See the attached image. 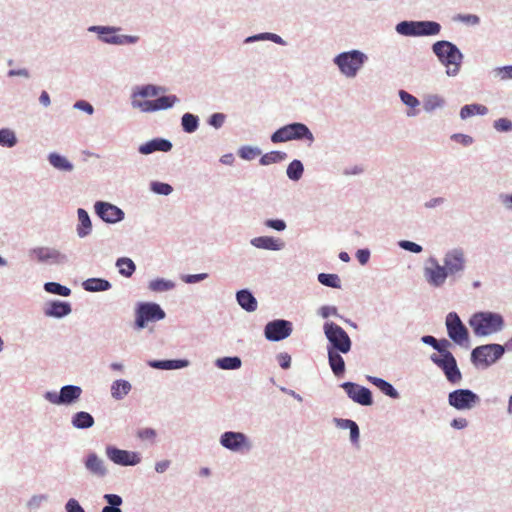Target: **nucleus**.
Returning <instances> with one entry per match:
<instances>
[{"instance_id": "f257e3e1", "label": "nucleus", "mask_w": 512, "mask_h": 512, "mask_svg": "<svg viewBox=\"0 0 512 512\" xmlns=\"http://www.w3.org/2000/svg\"><path fill=\"white\" fill-rule=\"evenodd\" d=\"M467 269V256L462 247H453L445 251L442 263L435 256H429L423 262L422 274L426 284L434 289L442 288L446 282H456L463 277Z\"/></svg>"}, {"instance_id": "f03ea898", "label": "nucleus", "mask_w": 512, "mask_h": 512, "mask_svg": "<svg viewBox=\"0 0 512 512\" xmlns=\"http://www.w3.org/2000/svg\"><path fill=\"white\" fill-rule=\"evenodd\" d=\"M468 323L477 337H487L499 333L505 326L503 316L490 311L474 313Z\"/></svg>"}, {"instance_id": "7ed1b4c3", "label": "nucleus", "mask_w": 512, "mask_h": 512, "mask_svg": "<svg viewBox=\"0 0 512 512\" xmlns=\"http://www.w3.org/2000/svg\"><path fill=\"white\" fill-rule=\"evenodd\" d=\"M270 140L274 144L300 141L305 142L307 146H311L315 141V137L305 123L291 122L276 129L271 134Z\"/></svg>"}, {"instance_id": "20e7f679", "label": "nucleus", "mask_w": 512, "mask_h": 512, "mask_svg": "<svg viewBox=\"0 0 512 512\" xmlns=\"http://www.w3.org/2000/svg\"><path fill=\"white\" fill-rule=\"evenodd\" d=\"M432 50L439 62L446 67L449 77L458 75L463 59V54L457 46L449 41L441 40L433 44Z\"/></svg>"}, {"instance_id": "39448f33", "label": "nucleus", "mask_w": 512, "mask_h": 512, "mask_svg": "<svg viewBox=\"0 0 512 512\" xmlns=\"http://www.w3.org/2000/svg\"><path fill=\"white\" fill-rule=\"evenodd\" d=\"M368 57L360 50L352 49L337 54L333 58V63L338 67L340 73L346 78H355Z\"/></svg>"}, {"instance_id": "423d86ee", "label": "nucleus", "mask_w": 512, "mask_h": 512, "mask_svg": "<svg viewBox=\"0 0 512 512\" xmlns=\"http://www.w3.org/2000/svg\"><path fill=\"white\" fill-rule=\"evenodd\" d=\"M134 328L142 330L150 322H157L166 317V313L160 304L151 301L137 302L134 308Z\"/></svg>"}, {"instance_id": "0eeeda50", "label": "nucleus", "mask_w": 512, "mask_h": 512, "mask_svg": "<svg viewBox=\"0 0 512 512\" xmlns=\"http://www.w3.org/2000/svg\"><path fill=\"white\" fill-rule=\"evenodd\" d=\"M324 335L328 341L327 351H337L347 354L352 348L348 333L338 324L327 321L323 325Z\"/></svg>"}, {"instance_id": "6e6552de", "label": "nucleus", "mask_w": 512, "mask_h": 512, "mask_svg": "<svg viewBox=\"0 0 512 512\" xmlns=\"http://www.w3.org/2000/svg\"><path fill=\"white\" fill-rule=\"evenodd\" d=\"M30 261L44 266H63L69 262L68 256L50 246H36L27 252Z\"/></svg>"}, {"instance_id": "1a4fd4ad", "label": "nucleus", "mask_w": 512, "mask_h": 512, "mask_svg": "<svg viewBox=\"0 0 512 512\" xmlns=\"http://www.w3.org/2000/svg\"><path fill=\"white\" fill-rule=\"evenodd\" d=\"M504 354L505 347H502L501 344H484L471 351L470 359L476 368L486 369L500 360Z\"/></svg>"}, {"instance_id": "9d476101", "label": "nucleus", "mask_w": 512, "mask_h": 512, "mask_svg": "<svg viewBox=\"0 0 512 512\" xmlns=\"http://www.w3.org/2000/svg\"><path fill=\"white\" fill-rule=\"evenodd\" d=\"M445 326L448 337L453 343L464 348L469 346V331L456 312H449L447 314Z\"/></svg>"}, {"instance_id": "9b49d317", "label": "nucleus", "mask_w": 512, "mask_h": 512, "mask_svg": "<svg viewBox=\"0 0 512 512\" xmlns=\"http://www.w3.org/2000/svg\"><path fill=\"white\" fill-rule=\"evenodd\" d=\"M82 388L78 385H64L57 391H46L44 399L57 406H70L79 401L82 395Z\"/></svg>"}, {"instance_id": "f8f14e48", "label": "nucleus", "mask_w": 512, "mask_h": 512, "mask_svg": "<svg viewBox=\"0 0 512 512\" xmlns=\"http://www.w3.org/2000/svg\"><path fill=\"white\" fill-rule=\"evenodd\" d=\"M429 359L443 372L446 380L450 384L456 385L462 381L463 376L454 355L438 356L436 353H433L430 355Z\"/></svg>"}, {"instance_id": "ddd939ff", "label": "nucleus", "mask_w": 512, "mask_h": 512, "mask_svg": "<svg viewBox=\"0 0 512 512\" xmlns=\"http://www.w3.org/2000/svg\"><path fill=\"white\" fill-rule=\"evenodd\" d=\"M220 445L234 453L249 452L253 444L249 437L240 431H225L219 437Z\"/></svg>"}, {"instance_id": "4468645a", "label": "nucleus", "mask_w": 512, "mask_h": 512, "mask_svg": "<svg viewBox=\"0 0 512 512\" xmlns=\"http://www.w3.org/2000/svg\"><path fill=\"white\" fill-rule=\"evenodd\" d=\"M448 404L456 410H471L480 404V397L470 389H456L448 394Z\"/></svg>"}, {"instance_id": "2eb2a0df", "label": "nucleus", "mask_w": 512, "mask_h": 512, "mask_svg": "<svg viewBox=\"0 0 512 512\" xmlns=\"http://www.w3.org/2000/svg\"><path fill=\"white\" fill-rule=\"evenodd\" d=\"M293 331V324L289 320L274 319L266 323L264 336L270 342H279L288 338Z\"/></svg>"}, {"instance_id": "dca6fc26", "label": "nucleus", "mask_w": 512, "mask_h": 512, "mask_svg": "<svg viewBox=\"0 0 512 512\" xmlns=\"http://www.w3.org/2000/svg\"><path fill=\"white\" fill-rule=\"evenodd\" d=\"M105 454L111 462L120 466H135L141 462L139 452L120 449L114 445H107Z\"/></svg>"}, {"instance_id": "f3484780", "label": "nucleus", "mask_w": 512, "mask_h": 512, "mask_svg": "<svg viewBox=\"0 0 512 512\" xmlns=\"http://www.w3.org/2000/svg\"><path fill=\"white\" fill-rule=\"evenodd\" d=\"M94 212L107 224H117L125 218V212L120 207L101 200L94 203Z\"/></svg>"}, {"instance_id": "a211bd4d", "label": "nucleus", "mask_w": 512, "mask_h": 512, "mask_svg": "<svg viewBox=\"0 0 512 512\" xmlns=\"http://www.w3.org/2000/svg\"><path fill=\"white\" fill-rule=\"evenodd\" d=\"M340 387L353 402L361 406H371L373 404V395L369 388L351 381L341 383Z\"/></svg>"}, {"instance_id": "6ab92c4d", "label": "nucleus", "mask_w": 512, "mask_h": 512, "mask_svg": "<svg viewBox=\"0 0 512 512\" xmlns=\"http://www.w3.org/2000/svg\"><path fill=\"white\" fill-rule=\"evenodd\" d=\"M72 312V305L68 301L59 299L49 300L44 304L43 313L46 317L63 319Z\"/></svg>"}, {"instance_id": "aec40b11", "label": "nucleus", "mask_w": 512, "mask_h": 512, "mask_svg": "<svg viewBox=\"0 0 512 512\" xmlns=\"http://www.w3.org/2000/svg\"><path fill=\"white\" fill-rule=\"evenodd\" d=\"M173 148V144L169 139L156 137L151 140L142 143L138 147V152L142 155H149L154 152H170Z\"/></svg>"}, {"instance_id": "412c9836", "label": "nucleus", "mask_w": 512, "mask_h": 512, "mask_svg": "<svg viewBox=\"0 0 512 512\" xmlns=\"http://www.w3.org/2000/svg\"><path fill=\"white\" fill-rule=\"evenodd\" d=\"M397 32H439L440 25L433 21H403L396 27Z\"/></svg>"}, {"instance_id": "4be33fe9", "label": "nucleus", "mask_w": 512, "mask_h": 512, "mask_svg": "<svg viewBox=\"0 0 512 512\" xmlns=\"http://www.w3.org/2000/svg\"><path fill=\"white\" fill-rule=\"evenodd\" d=\"M83 464L85 469L96 477L102 478L108 473L103 459H101L95 452L88 453Z\"/></svg>"}, {"instance_id": "5701e85b", "label": "nucleus", "mask_w": 512, "mask_h": 512, "mask_svg": "<svg viewBox=\"0 0 512 512\" xmlns=\"http://www.w3.org/2000/svg\"><path fill=\"white\" fill-rule=\"evenodd\" d=\"M250 244L258 249L280 251L285 247V242L273 236H258L250 240Z\"/></svg>"}, {"instance_id": "b1692460", "label": "nucleus", "mask_w": 512, "mask_h": 512, "mask_svg": "<svg viewBox=\"0 0 512 512\" xmlns=\"http://www.w3.org/2000/svg\"><path fill=\"white\" fill-rule=\"evenodd\" d=\"M147 365L158 370H179L190 365L188 359H153L147 361Z\"/></svg>"}, {"instance_id": "393cba45", "label": "nucleus", "mask_w": 512, "mask_h": 512, "mask_svg": "<svg viewBox=\"0 0 512 512\" xmlns=\"http://www.w3.org/2000/svg\"><path fill=\"white\" fill-rule=\"evenodd\" d=\"M237 304L246 312L257 310L258 302L252 291L248 288L240 289L235 294Z\"/></svg>"}, {"instance_id": "a878e982", "label": "nucleus", "mask_w": 512, "mask_h": 512, "mask_svg": "<svg viewBox=\"0 0 512 512\" xmlns=\"http://www.w3.org/2000/svg\"><path fill=\"white\" fill-rule=\"evenodd\" d=\"M97 38L106 44L131 45L138 42L139 37L127 34H97Z\"/></svg>"}, {"instance_id": "bb28decb", "label": "nucleus", "mask_w": 512, "mask_h": 512, "mask_svg": "<svg viewBox=\"0 0 512 512\" xmlns=\"http://www.w3.org/2000/svg\"><path fill=\"white\" fill-rule=\"evenodd\" d=\"M78 224L76 226L77 236L85 238L92 232V221L88 212L84 208L77 209Z\"/></svg>"}, {"instance_id": "cd10ccee", "label": "nucleus", "mask_w": 512, "mask_h": 512, "mask_svg": "<svg viewBox=\"0 0 512 512\" xmlns=\"http://www.w3.org/2000/svg\"><path fill=\"white\" fill-rule=\"evenodd\" d=\"M47 160L49 164L56 170L61 172H71L74 169L73 163L65 156L57 152L48 154Z\"/></svg>"}, {"instance_id": "c85d7f7f", "label": "nucleus", "mask_w": 512, "mask_h": 512, "mask_svg": "<svg viewBox=\"0 0 512 512\" xmlns=\"http://www.w3.org/2000/svg\"><path fill=\"white\" fill-rule=\"evenodd\" d=\"M112 284L105 278H88L82 282V288L87 292H104L110 290Z\"/></svg>"}, {"instance_id": "c756f323", "label": "nucleus", "mask_w": 512, "mask_h": 512, "mask_svg": "<svg viewBox=\"0 0 512 512\" xmlns=\"http://www.w3.org/2000/svg\"><path fill=\"white\" fill-rule=\"evenodd\" d=\"M333 422L340 429H348L350 431V441L352 444H358L360 439V429L358 424L351 419L334 418Z\"/></svg>"}, {"instance_id": "7c9ffc66", "label": "nucleus", "mask_w": 512, "mask_h": 512, "mask_svg": "<svg viewBox=\"0 0 512 512\" xmlns=\"http://www.w3.org/2000/svg\"><path fill=\"white\" fill-rule=\"evenodd\" d=\"M94 424V417L86 411H78L71 417V425L79 430L89 429L93 427Z\"/></svg>"}, {"instance_id": "2f4dec72", "label": "nucleus", "mask_w": 512, "mask_h": 512, "mask_svg": "<svg viewBox=\"0 0 512 512\" xmlns=\"http://www.w3.org/2000/svg\"><path fill=\"white\" fill-rule=\"evenodd\" d=\"M342 352L327 351L328 363L336 377H342L345 373V361L341 356Z\"/></svg>"}, {"instance_id": "473e14b6", "label": "nucleus", "mask_w": 512, "mask_h": 512, "mask_svg": "<svg viewBox=\"0 0 512 512\" xmlns=\"http://www.w3.org/2000/svg\"><path fill=\"white\" fill-rule=\"evenodd\" d=\"M180 126L184 133L193 134L199 129L200 118L196 114L186 112L181 116Z\"/></svg>"}, {"instance_id": "72a5a7b5", "label": "nucleus", "mask_w": 512, "mask_h": 512, "mask_svg": "<svg viewBox=\"0 0 512 512\" xmlns=\"http://www.w3.org/2000/svg\"><path fill=\"white\" fill-rule=\"evenodd\" d=\"M132 389V385L125 379H118L112 382L110 391L111 396L115 400H122Z\"/></svg>"}, {"instance_id": "f704fd0d", "label": "nucleus", "mask_w": 512, "mask_h": 512, "mask_svg": "<svg viewBox=\"0 0 512 512\" xmlns=\"http://www.w3.org/2000/svg\"><path fill=\"white\" fill-rule=\"evenodd\" d=\"M398 94L402 103L409 107V110L406 112V115L408 117L417 116L419 114L418 107L420 106V101L415 96H413L412 94L408 93L405 90H400Z\"/></svg>"}, {"instance_id": "c9c22d12", "label": "nucleus", "mask_w": 512, "mask_h": 512, "mask_svg": "<svg viewBox=\"0 0 512 512\" xmlns=\"http://www.w3.org/2000/svg\"><path fill=\"white\" fill-rule=\"evenodd\" d=\"M165 89L161 86L146 84L137 86L132 92V99H136L137 97L147 98V97H156L160 92H163Z\"/></svg>"}, {"instance_id": "e433bc0d", "label": "nucleus", "mask_w": 512, "mask_h": 512, "mask_svg": "<svg viewBox=\"0 0 512 512\" xmlns=\"http://www.w3.org/2000/svg\"><path fill=\"white\" fill-rule=\"evenodd\" d=\"M488 111L489 110L485 105L478 103L467 104L460 109L459 116L462 120H466L475 115L484 116L488 114Z\"/></svg>"}, {"instance_id": "4c0bfd02", "label": "nucleus", "mask_w": 512, "mask_h": 512, "mask_svg": "<svg viewBox=\"0 0 512 512\" xmlns=\"http://www.w3.org/2000/svg\"><path fill=\"white\" fill-rule=\"evenodd\" d=\"M215 366L221 370H237L242 366V360L239 356H224L217 358Z\"/></svg>"}, {"instance_id": "58836bf2", "label": "nucleus", "mask_w": 512, "mask_h": 512, "mask_svg": "<svg viewBox=\"0 0 512 512\" xmlns=\"http://www.w3.org/2000/svg\"><path fill=\"white\" fill-rule=\"evenodd\" d=\"M106 505L102 508L101 512H122L121 505L123 499L118 494L107 493L103 495Z\"/></svg>"}, {"instance_id": "ea45409f", "label": "nucleus", "mask_w": 512, "mask_h": 512, "mask_svg": "<svg viewBox=\"0 0 512 512\" xmlns=\"http://www.w3.org/2000/svg\"><path fill=\"white\" fill-rule=\"evenodd\" d=\"M115 265L118 268L119 274L126 278L131 277L136 271V264L128 257L118 258Z\"/></svg>"}, {"instance_id": "a19ab883", "label": "nucleus", "mask_w": 512, "mask_h": 512, "mask_svg": "<svg viewBox=\"0 0 512 512\" xmlns=\"http://www.w3.org/2000/svg\"><path fill=\"white\" fill-rule=\"evenodd\" d=\"M304 174V164L299 159L292 160L287 168H286V175L289 180L293 182L299 181Z\"/></svg>"}, {"instance_id": "79ce46f5", "label": "nucleus", "mask_w": 512, "mask_h": 512, "mask_svg": "<svg viewBox=\"0 0 512 512\" xmlns=\"http://www.w3.org/2000/svg\"><path fill=\"white\" fill-rule=\"evenodd\" d=\"M176 284L174 281L165 278H156L149 282L148 288L152 292L162 293L173 290Z\"/></svg>"}, {"instance_id": "37998d69", "label": "nucleus", "mask_w": 512, "mask_h": 512, "mask_svg": "<svg viewBox=\"0 0 512 512\" xmlns=\"http://www.w3.org/2000/svg\"><path fill=\"white\" fill-rule=\"evenodd\" d=\"M43 289L45 292L49 294L58 295L62 297H69L72 293L69 287L54 281L45 282L43 285Z\"/></svg>"}, {"instance_id": "c03bdc74", "label": "nucleus", "mask_w": 512, "mask_h": 512, "mask_svg": "<svg viewBox=\"0 0 512 512\" xmlns=\"http://www.w3.org/2000/svg\"><path fill=\"white\" fill-rule=\"evenodd\" d=\"M287 158V153L282 151H270L263 154L259 159V164L262 166H268L274 163H280Z\"/></svg>"}, {"instance_id": "a18cd8bd", "label": "nucleus", "mask_w": 512, "mask_h": 512, "mask_svg": "<svg viewBox=\"0 0 512 512\" xmlns=\"http://www.w3.org/2000/svg\"><path fill=\"white\" fill-rule=\"evenodd\" d=\"M489 74L490 77L496 81L512 80V65L495 67L489 72Z\"/></svg>"}, {"instance_id": "49530a36", "label": "nucleus", "mask_w": 512, "mask_h": 512, "mask_svg": "<svg viewBox=\"0 0 512 512\" xmlns=\"http://www.w3.org/2000/svg\"><path fill=\"white\" fill-rule=\"evenodd\" d=\"M272 41L279 45H285L286 42L279 36V34H252L248 36L245 40V44H251L258 41Z\"/></svg>"}, {"instance_id": "de8ad7c7", "label": "nucleus", "mask_w": 512, "mask_h": 512, "mask_svg": "<svg viewBox=\"0 0 512 512\" xmlns=\"http://www.w3.org/2000/svg\"><path fill=\"white\" fill-rule=\"evenodd\" d=\"M180 99L173 94L162 95L154 99L156 110H167L172 108L175 104L179 103Z\"/></svg>"}, {"instance_id": "09e8293b", "label": "nucleus", "mask_w": 512, "mask_h": 512, "mask_svg": "<svg viewBox=\"0 0 512 512\" xmlns=\"http://www.w3.org/2000/svg\"><path fill=\"white\" fill-rule=\"evenodd\" d=\"M317 280L320 284L326 287L340 289L341 280L337 274L334 273H319Z\"/></svg>"}, {"instance_id": "8fccbe9b", "label": "nucleus", "mask_w": 512, "mask_h": 512, "mask_svg": "<svg viewBox=\"0 0 512 512\" xmlns=\"http://www.w3.org/2000/svg\"><path fill=\"white\" fill-rule=\"evenodd\" d=\"M18 142L17 136L10 128L0 129V146L5 148H12Z\"/></svg>"}, {"instance_id": "3c124183", "label": "nucleus", "mask_w": 512, "mask_h": 512, "mask_svg": "<svg viewBox=\"0 0 512 512\" xmlns=\"http://www.w3.org/2000/svg\"><path fill=\"white\" fill-rule=\"evenodd\" d=\"M445 105V100L439 95H429L425 98L423 108L427 113L440 109Z\"/></svg>"}, {"instance_id": "603ef678", "label": "nucleus", "mask_w": 512, "mask_h": 512, "mask_svg": "<svg viewBox=\"0 0 512 512\" xmlns=\"http://www.w3.org/2000/svg\"><path fill=\"white\" fill-rule=\"evenodd\" d=\"M151 192L157 195L168 196L173 192V187L169 183L161 181H151L149 184Z\"/></svg>"}, {"instance_id": "864d4df0", "label": "nucleus", "mask_w": 512, "mask_h": 512, "mask_svg": "<svg viewBox=\"0 0 512 512\" xmlns=\"http://www.w3.org/2000/svg\"><path fill=\"white\" fill-rule=\"evenodd\" d=\"M237 153L241 159L251 161L255 157H257L261 154V149L259 147L245 145V146H241L238 149Z\"/></svg>"}, {"instance_id": "5fc2aeb1", "label": "nucleus", "mask_w": 512, "mask_h": 512, "mask_svg": "<svg viewBox=\"0 0 512 512\" xmlns=\"http://www.w3.org/2000/svg\"><path fill=\"white\" fill-rule=\"evenodd\" d=\"M131 105L133 108H138L142 112H146V113H151V112L157 111L154 99H152V100L132 99Z\"/></svg>"}, {"instance_id": "6e6d98bb", "label": "nucleus", "mask_w": 512, "mask_h": 512, "mask_svg": "<svg viewBox=\"0 0 512 512\" xmlns=\"http://www.w3.org/2000/svg\"><path fill=\"white\" fill-rule=\"evenodd\" d=\"M227 119V115L222 113V112H215V113H212L208 118H207V124L211 127H213L214 129L218 130V129H221L225 123Z\"/></svg>"}, {"instance_id": "4d7b16f0", "label": "nucleus", "mask_w": 512, "mask_h": 512, "mask_svg": "<svg viewBox=\"0 0 512 512\" xmlns=\"http://www.w3.org/2000/svg\"><path fill=\"white\" fill-rule=\"evenodd\" d=\"M452 346V343L446 339H437V343L435 344L434 350L437 351L438 356H444V355H453L452 352L449 350V348Z\"/></svg>"}, {"instance_id": "13d9d810", "label": "nucleus", "mask_w": 512, "mask_h": 512, "mask_svg": "<svg viewBox=\"0 0 512 512\" xmlns=\"http://www.w3.org/2000/svg\"><path fill=\"white\" fill-rule=\"evenodd\" d=\"M265 227L275 230L277 232H282L287 228V224L285 220L275 218V219H266L264 221Z\"/></svg>"}, {"instance_id": "bf43d9fd", "label": "nucleus", "mask_w": 512, "mask_h": 512, "mask_svg": "<svg viewBox=\"0 0 512 512\" xmlns=\"http://www.w3.org/2000/svg\"><path fill=\"white\" fill-rule=\"evenodd\" d=\"M493 127L498 132H510L512 131V121L508 118H499L494 121Z\"/></svg>"}, {"instance_id": "052dcab7", "label": "nucleus", "mask_w": 512, "mask_h": 512, "mask_svg": "<svg viewBox=\"0 0 512 512\" xmlns=\"http://www.w3.org/2000/svg\"><path fill=\"white\" fill-rule=\"evenodd\" d=\"M398 245L403 250L409 251L411 253L419 254L423 251V247L415 242L409 240H400Z\"/></svg>"}, {"instance_id": "680f3d73", "label": "nucleus", "mask_w": 512, "mask_h": 512, "mask_svg": "<svg viewBox=\"0 0 512 512\" xmlns=\"http://www.w3.org/2000/svg\"><path fill=\"white\" fill-rule=\"evenodd\" d=\"M208 276V273L184 274L181 276V280L186 284H195L207 279Z\"/></svg>"}, {"instance_id": "e2e57ef3", "label": "nucleus", "mask_w": 512, "mask_h": 512, "mask_svg": "<svg viewBox=\"0 0 512 512\" xmlns=\"http://www.w3.org/2000/svg\"><path fill=\"white\" fill-rule=\"evenodd\" d=\"M318 315L326 319L330 316L341 317L336 306L324 305L319 308Z\"/></svg>"}, {"instance_id": "0e129e2a", "label": "nucleus", "mask_w": 512, "mask_h": 512, "mask_svg": "<svg viewBox=\"0 0 512 512\" xmlns=\"http://www.w3.org/2000/svg\"><path fill=\"white\" fill-rule=\"evenodd\" d=\"M498 201L506 211L512 213V193H500L498 195Z\"/></svg>"}, {"instance_id": "69168bd1", "label": "nucleus", "mask_w": 512, "mask_h": 512, "mask_svg": "<svg viewBox=\"0 0 512 512\" xmlns=\"http://www.w3.org/2000/svg\"><path fill=\"white\" fill-rule=\"evenodd\" d=\"M451 139L465 147L470 146L474 142L473 137L463 133H455L451 135Z\"/></svg>"}, {"instance_id": "338daca9", "label": "nucleus", "mask_w": 512, "mask_h": 512, "mask_svg": "<svg viewBox=\"0 0 512 512\" xmlns=\"http://www.w3.org/2000/svg\"><path fill=\"white\" fill-rule=\"evenodd\" d=\"M74 109L84 111L89 115H92L94 113V107L91 103H89L86 100H78L73 105Z\"/></svg>"}, {"instance_id": "774afa93", "label": "nucleus", "mask_w": 512, "mask_h": 512, "mask_svg": "<svg viewBox=\"0 0 512 512\" xmlns=\"http://www.w3.org/2000/svg\"><path fill=\"white\" fill-rule=\"evenodd\" d=\"M66 512H86L84 508L80 505L79 501L75 498H70L65 503Z\"/></svg>"}]
</instances>
